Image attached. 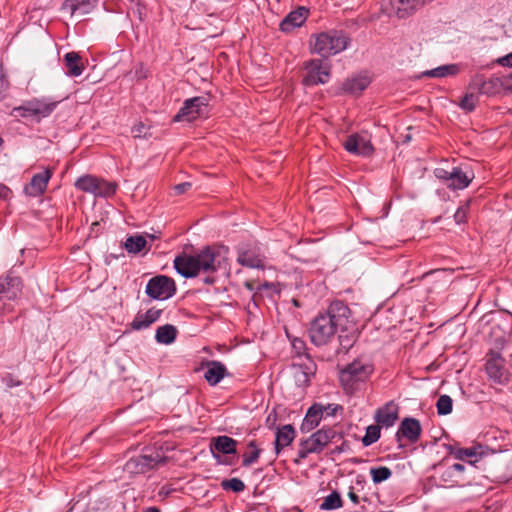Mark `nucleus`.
Wrapping results in <instances>:
<instances>
[{"label": "nucleus", "mask_w": 512, "mask_h": 512, "mask_svg": "<svg viewBox=\"0 0 512 512\" xmlns=\"http://www.w3.org/2000/svg\"><path fill=\"white\" fill-rule=\"evenodd\" d=\"M170 494V489L166 488V487H162L160 490H159V493L158 495L160 497H167L168 495Z\"/></svg>", "instance_id": "nucleus-54"}, {"label": "nucleus", "mask_w": 512, "mask_h": 512, "mask_svg": "<svg viewBox=\"0 0 512 512\" xmlns=\"http://www.w3.org/2000/svg\"><path fill=\"white\" fill-rule=\"evenodd\" d=\"M209 114V99L206 96H197L186 99L183 106L174 116V122H193L205 118Z\"/></svg>", "instance_id": "nucleus-5"}, {"label": "nucleus", "mask_w": 512, "mask_h": 512, "mask_svg": "<svg viewBox=\"0 0 512 512\" xmlns=\"http://www.w3.org/2000/svg\"><path fill=\"white\" fill-rule=\"evenodd\" d=\"M291 345L297 355L301 356L305 353L306 344H305L304 340H302L300 338H293L291 340Z\"/></svg>", "instance_id": "nucleus-46"}, {"label": "nucleus", "mask_w": 512, "mask_h": 512, "mask_svg": "<svg viewBox=\"0 0 512 512\" xmlns=\"http://www.w3.org/2000/svg\"><path fill=\"white\" fill-rule=\"evenodd\" d=\"M421 432L422 427L420 422L415 418L407 417L400 423L396 438L398 441H400L401 438H405L411 443H416L421 436Z\"/></svg>", "instance_id": "nucleus-18"}, {"label": "nucleus", "mask_w": 512, "mask_h": 512, "mask_svg": "<svg viewBox=\"0 0 512 512\" xmlns=\"http://www.w3.org/2000/svg\"><path fill=\"white\" fill-rule=\"evenodd\" d=\"M449 454L454 456V458L457 460L474 459V461H469L470 464H473L484 455V452L483 447L481 445L472 446L468 448L450 446Z\"/></svg>", "instance_id": "nucleus-23"}, {"label": "nucleus", "mask_w": 512, "mask_h": 512, "mask_svg": "<svg viewBox=\"0 0 512 512\" xmlns=\"http://www.w3.org/2000/svg\"><path fill=\"white\" fill-rule=\"evenodd\" d=\"M434 175L452 190L465 189L474 178L471 171H464L461 167H453L450 171L438 167L434 170Z\"/></svg>", "instance_id": "nucleus-8"}, {"label": "nucleus", "mask_w": 512, "mask_h": 512, "mask_svg": "<svg viewBox=\"0 0 512 512\" xmlns=\"http://www.w3.org/2000/svg\"><path fill=\"white\" fill-rule=\"evenodd\" d=\"M308 10L304 7L290 12L280 23V30L283 32H290L293 29L300 27L307 19Z\"/></svg>", "instance_id": "nucleus-22"}, {"label": "nucleus", "mask_w": 512, "mask_h": 512, "mask_svg": "<svg viewBox=\"0 0 512 512\" xmlns=\"http://www.w3.org/2000/svg\"><path fill=\"white\" fill-rule=\"evenodd\" d=\"M320 406L322 407L323 417L335 416L338 412L343 411V407L339 404L331 403L324 405L320 403Z\"/></svg>", "instance_id": "nucleus-44"}, {"label": "nucleus", "mask_w": 512, "mask_h": 512, "mask_svg": "<svg viewBox=\"0 0 512 512\" xmlns=\"http://www.w3.org/2000/svg\"><path fill=\"white\" fill-rule=\"evenodd\" d=\"M145 293L154 300H167L176 293L175 281L166 275H157L148 281Z\"/></svg>", "instance_id": "nucleus-10"}, {"label": "nucleus", "mask_w": 512, "mask_h": 512, "mask_svg": "<svg viewBox=\"0 0 512 512\" xmlns=\"http://www.w3.org/2000/svg\"><path fill=\"white\" fill-rule=\"evenodd\" d=\"M398 419V408L393 402L385 404L375 413V421L379 426L392 427Z\"/></svg>", "instance_id": "nucleus-21"}, {"label": "nucleus", "mask_w": 512, "mask_h": 512, "mask_svg": "<svg viewBox=\"0 0 512 512\" xmlns=\"http://www.w3.org/2000/svg\"><path fill=\"white\" fill-rule=\"evenodd\" d=\"M2 382L8 387L13 388L20 386L22 384L21 381L15 379L11 374H7L2 378Z\"/></svg>", "instance_id": "nucleus-47"}, {"label": "nucleus", "mask_w": 512, "mask_h": 512, "mask_svg": "<svg viewBox=\"0 0 512 512\" xmlns=\"http://www.w3.org/2000/svg\"><path fill=\"white\" fill-rule=\"evenodd\" d=\"M143 129H145V126L143 124L135 125L132 129V132L134 134V137H141Z\"/></svg>", "instance_id": "nucleus-52"}, {"label": "nucleus", "mask_w": 512, "mask_h": 512, "mask_svg": "<svg viewBox=\"0 0 512 512\" xmlns=\"http://www.w3.org/2000/svg\"><path fill=\"white\" fill-rule=\"evenodd\" d=\"M380 438V426L379 425H370L366 429V434L362 438V443L364 446H370Z\"/></svg>", "instance_id": "nucleus-41"}, {"label": "nucleus", "mask_w": 512, "mask_h": 512, "mask_svg": "<svg viewBox=\"0 0 512 512\" xmlns=\"http://www.w3.org/2000/svg\"><path fill=\"white\" fill-rule=\"evenodd\" d=\"M342 506L343 501L340 494L337 491H333L324 498L323 502L320 504V509L323 511H331L339 509Z\"/></svg>", "instance_id": "nucleus-35"}, {"label": "nucleus", "mask_w": 512, "mask_h": 512, "mask_svg": "<svg viewBox=\"0 0 512 512\" xmlns=\"http://www.w3.org/2000/svg\"><path fill=\"white\" fill-rule=\"evenodd\" d=\"M144 512H160V510L156 507H149Z\"/></svg>", "instance_id": "nucleus-55"}, {"label": "nucleus", "mask_w": 512, "mask_h": 512, "mask_svg": "<svg viewBox=\"0 0 512 512\" xmlns=\"http://www.w3.org/2000/svg\"><path fill=\"white\" fill-rule=\"evenodd\" d=\"M99 178L92 176V175H84L79 177L75 181V187L76 189L90 193L94 195V192L96 191V185Z\"/></svg>", "instance_id": "nucleus-34"}, {"label": "nucleus", "mask_w": 512, "mask_h": 512, "mask_svg": "<svg viewBox=\"0 0 512 512\" xmlns=\"http://www.w3.org/2000/svg\"><path fill=\"white\" fill-rule=\"evenodd\" d=\"M158 452L153 454H141L130 458L124 465V471L131 474H144L158 466L161 462Z\"/></svg>", "instance_id": "nucleus-13"}, {"label": "nucleus", "mask_w": 512, "mask_h": 512, "mask_svg": "<svg viewBox=\"0 0 512 512\" xmlns=\"http://www.w3.org/2000/svg\"><path fill=\"white\" fill-rule=\"evenodd\" d=\"M58 102L49 99H32L13 109L16 117L32 118L40 121L48 117L56 108Z\"/></svg>", "instance_id": "nucleus-6"}, {"label": "nucleus", "mask_w": 512, "mask_h": 512, "mask_svg": "<svg viewBox=\"0 0 512 512\" xmlns=\"http://www.w3.org/2000/svg\"><path fill=\"white\" fill-rule=\"evenodd\" d=\"M350 309L342 301H334L327 312L318 314L310 323L309 337L316 346L330 343L339 327H343L348 319Z\"/></svg>", "instance_id": "nucleus-2"}, {"label": "nucleus", "mask_w": 512, "mask_h": 512, "mask_svg": "<svg viewBox=\"0 0 512 512\" xmlns=\"http://www.w3.org/2000/svg\"><path fill=\"white\" fill-rule=\"evenodd\" d=\"M322 418V407L320 406V403L313 404L307 410V413L301 425V431L310 432L319 425Z\"/></svg>", "instance_id": "nucleus-25"}, {"label": "nucleus", "mask_w": 512, "mask_h": 512, "mask_svg": "<svg viewBox=\"0 0 512 512\" xmlns=\"http://www.w3.org/2000/svg\"><path fill=\"white\" fill-rule=\"evenodd\" d=\"M349 43V37L342 31L330 30L315 35L311 48L312 52L328 58L347 49Z\"/></svg>", "instance_id": "nucleus-3"}, {"label": "nucleus", "mask_w": 512, "mask_h": 512, "mask_svg": "<svg viewBox=\"0 0 512 512\" xmlns=\"http://www.w3.org/2000/svg\"><path fill=\"white\" fill-rule=\"evenodd\" d=\"M348 497L349 499L354 503V504H358L359 503V497L358 495L353 491V488L350 489V491L348 492Z\"/></svg>", "instance_id": "nucleus-53"}, {"label": "nucleus", "mask_w": 512, "mask_h": 512, "mask_svg": "<svg viewBox=\"0 0 512 512\" xmlns=\"http://www.w3.org/2000/svg\"><path fill=\"white\" fill-rule=\"evenodd\" d=\"M373 372V366L360 359L348 364L340 373V382L344 389L353 391L356 385L366 381Z\"/></svg>", "instance_id": "nucleus-4"}, {"label": "nucleus", "mask_w": 512, "mask_h": 512, "mask_svg": "<svg viewBox=\"0 0 512 512\" xmlns=\"http://www.w3.org/2000/svg\"><path fill=\"white\" fill-rule=\"evenodd\" d=\"M261 454V450L258 449L255 441L248 443V451L243 454L242 465L248 467L255 463Z\"/></svg>", "instance_id": "nucleus-37"}, {"label": "nucleus", "mask_w": 512, "mask_h": 512, "mask_svg": "<svg viewBox=\"0 0 512 512\" xmlns=\"http://www.w3.org/2000/svg\"><path fill=\"white\" fill-rule=\"evenodd\" d=\"M335 437L336 431L329 427L316 431L310 437L301 441L298 456L305 459L309 454L320 453Z\"/></svg>", "instance_id": "nucleus-7"}, {"label": "nucleus", "mask_w": 512, "mask_h": 512, "mask_svg": "<svg viewBox=\"0 0 512 512\" xmlns=\"http://www.w3.org/2000/svg\"><path fill=\"white\" fill-rule=\"evenodd\" d=\"M221 487L223 490H231L233 492L239 493L244 491L245 484L244 482L239 478H231V479H225L221 482Z\"/></svg>", "instance_id": "nucleus-42"}, {"label": "nucleus", "mask_w": 512, "mask_h": 512, "mask_svg": "<svg viewBox=\"0 0 512 512\" xmlns=\"http://www.w3.org/2000/svg\"><path fill=\"white\" fill-rule=\"evenodd\" d=\"M237 262L248 268L263 269L265 267L264 257L257 247L240 246L238 248Z\"/></svg>", "instance_id": "nucleus-15"}, {"label": "nucleus", "mask_w": 512, "mask_h": 512, "mask_svg": "<svg viewBox=\"0 0 512 512\" xmlns=\"http://www.w3.org/2000/svg\"><path fill=\"white\" fill-rule=\"evenodd\" d=\"M177 336V329L171 324L160 326L156 329L155 340L164 345L173 343Z\"/></svg>", "instance_id": "nucleus-30"}, {"label": "nucleus", "mask_w": 512, "mask_h": 512, "mask_svg": "<svg viewBox=\"0 0 512 512\" xmlns=\"http://www.w3.org/2000/svg\"><path fill=\"white\" fill-rule=\"evenodd\" d=\"M295 435V429L290 424L284 425L281 428H279L276 432L275 438L276 454H279L283 448L289 446L294 440Z\"/></svg>", "instance_id": "nucleus-27"}, {"label": "nucleus", "mask_w": 512, "mask_h": 512, "mask_svg": "<svg viewBox=\"0 0 512 512\" xmlns=\"http://www.w3.org/2000/svg\"><path fill=\"white\" fill-rule=\"evenodd\" d=\"M497 63L503 67H512V52L497 59Z\"/></svg>", "instance_id": "nucleus-49"}, {"label": "nucleus", "mask_w": 512, "mask_h": 512, "mask_svg": "<svg viewBox=\"0 0 512 512\" xmlns=\"http://www.w3.org/2000/svg\"><path fill=\"white\" fill-rule=\"evenodd\" d=\"M450 468L454 471V474L457 476L458 479H460V482L463 481V474L465 471V466L460 463H455L450 466Z\"/></svg>", "instance_id": "nucleus-48"}, {"label": "nucleus", "mask_w": 512, "mask_h": 512, "mask_svg": "<svg viewBox=\"0 0 512 512\" xmlns=\"http://www.w3.org/2000/svg\"><path fill=\"white\" fill-rule=\"evenodd\" d=\"M191 188V183L189 182H183V183H180V184H177L175 187H174V190L177 194H183L185 193L187 190H189Z\"/></svg>", "instance_id": "nucleus-50"}, {"label": "nucleus", "mask_w": 512, "mask_h": 512, "mask_svg": "<svg viewBox=\"0 0 512 512\" xmlns=\"http://www.w3.org/2000/svg\"><path fill=\"white\" fill-rule=\"evenodd\" d=\"M237 441L228 436H218L214 439V449L222 454L236 453Z\"/></svg>", "instance_id": "nucleus-32"}, {"label": "nucleus", "mask_w": 512, "mask_h": 512, "mask_svg": "<svg viewBox=\"0 0 512 512\" xmlns=\"http://www.w3.org/2000/svg\"><path fill=\"white\" fill-rule=\"evenodd\" d=\"M117 185L112 182L105 181L103 179H98L96 185V191L94 192V196L97 197H109L112 196L116 192Z\"/></svg>", "instance_id": "nucleus-36"}, {"label": "nucleus", "mask_w": 512, "mask_h": 512, "mask_svg": "<svg viewBox=\"0 0 512 512\" xmlns=\"http://www.w3.org/2000/svg\"><path fill=\"white\" fill-rule=\"evenodd\" d=\"M316 364L310 359L306 358L304 362L294 366V379L299 387L309 385L311 378L315 375Z\"/></svg>", "instance_id": "nucleus-20"}, {"label": "nucleus", "mask_w": 512, "mask_h": 512, "mask_svg": "<svg viewBox=\"0 0 512 512\" xmlns=\"http://www.w3.org/2000/svg\"><path fill=\"white\" fill-rule=\"evenodd\" d=\"M52 174V170L46 168L44 171L33 175L30 183L24 186V193L30 197H39L44 194Z\"/></svg>", "instance_id": "nucleus-17"}, {"label": "nucleus", "mask_w": 512, "mask_h": 512, "mask_svg": "<svg viewBox=\"0 0 512 512\" xmlns=\"http://www.w3.org/2000/svg\"><path fill=\"white\" fill-rule=\"evenodd\" d=\"M66 75L70 77H78L83 73L84 65L81 57L77 52H68L64 56Z\"/></svg>", "instance_id": "nucleus-28"}, {"label": "nucleus", "mask_w": 512, "mask_h": 512, "mask_svg": "<svg viewBox=\"0 0 512 512\" xmlns=\"http://www.w3.org/2000/svg\"><path fill=\"white\" fill-rule=\"evenodd\" d=\"M372 481L375 484L382 483L392 476V471L386 466L373 467L370 469Z\"/></svg>", "instance_id": "nucleus-38"}, {"label": "nucleus", "mask_w": 512, "mask_h": 512, "mask_svg": "<svg viewBox=\"0 0 512 512\" xmlns=\"http://www.w3.org/2000/svg\"><path fill=\"white\" fill-rule=\"evenodd\" d=\"M460 107L467 111L471 112L476 107V97L473 93H467L465 96L461 99Z\"/></svg>", "instance_id": "nucleus-43"}, {"label": "nucleus", "mask_w": 512, "mask_h": 512, "mask_svg": "<svg viewBox=\"0 0 512 512\" xmlns=\"http://www.w3.org/2000/svg\"><path fill=\"white\" fill-rule=\"evenodd\" d=\"M501 78L503 82H505L504 89L512 91V72L509 75Z\"/></svg>", "instance_id": "nucleus-51"}, {"label": "nucleus", "mask_w": 512, "mask_h": 512, "mask_svg": "<svg viewBox=\"0 0 512 512\" xmlns=\"http://www.w3.org/2000/svg\"><path fill=\"white\" fill-rule=\"evenodd\" d=\"M22 283L19 277L8 275L0 279V314L13 310L14 301L21 293Z\"/></svg>", "instance_id": "nucleus-9"}, {"label": "nucleus", "mask_w": 512, "mask_h": 512, "mask_svg": "<svg viewBox=\"0 0 512 512\" xmlns=\"http://www.w3.org/2000/svg\"><path fill=\"white\" fill-rule=\"evenodd\" d=\"M174 268L181 276L192 278L206 274L203 278L205 284L216 282L215 274L228 272L227 249L224 247H207L196 255H179L174 259Z\"/></svg>", "instance_id": "nucleus-1"}, {"label": "nucleus", "mask_w": 512, "mask_h": 512, "mask_svg": "<svg viewBox=\"0 0 512 512\" xmlns=\"http://www.w3.org/2000/svg\"><path fill=\"white\" fill-rule=\"evenodd\" d=\"M343 146L348 153L355 156L369 157L374 151L371 140L359 133L349 135Z\"/></svg>", "instance_id": "nucleus-14"}, {"label": "nucleus", "mask_w": 512, "mask_h": 512, "mask_svg": "<svg viewBox=\"0 0 512 512\" xmlns=\"http://www.w3.org/2000/svg\"><path fill=\"white\" fill-rule=\"evenodd\" d=\"M370 84V79L367 76L358 75L347 79L342 84V90L346 93L357 94L364 91Z\"/></svg>", "instance_id": "nucleus-29"}, {"label": "nucleus", "mask_w": 512, "mask_h": 512, "mask_svg": "<svg viewBox=\"0 0 512 512\" xmlns=\"http://www.w3.org/2000/svg\"><path fill=\"white\" fill-rule=\"evenodd\" d=\"M162 312L163 310L155 307L148 309L144 313L138 312L133 321L129 324L130 330L141 331L149 328L160 319Z\"/></svg>", "instance_id": "nucleus-19"}, {"label": "nucleus", "mask_w": 512, "mask_h": 512, "mask_svg": "<svg viewBox=\"0 0 512 512\" xmlns=\"http://www.w3.org/2000/svg\"><path fill=\"white\" fill-rule=\"evenodd\" d=\"M505 359L500 351L490 350L486 355L485 371L490 381L504 385L508 382Z\"/></svg>", "instance_id": "nucleus-11"}, {"label": "nucleus", "mask_w": 512, "mask_h": 512, "mask_svg": "<svg viewBox=\"0 0 512 512\" xmlns=\"http://www.w3.org/2000/svg\"><path fill=\"white\" fill-rule=\"evenodd\" d=\"M439 479L442 485L447 487H453L460 483V479L457 478L450 466L440 470Z\"/></svg>", "instance_id": "nucleus-39"}, {"label": "nucleus", "mask_w": 512, "mask_h": 512, "mask_svg": "<svg viewBox=\"0 0 512 512\" xmlns=\"http://www.w3.org/2000/svg\"><path fill=\"white\" fill-rule=\"evenodd\" d=\"M437 413L448 415L452 412L453 401L449 395H441L436 402Z\"/></svg>", "instance_id": "nucleus-40"}, {"label": "nucleus", "mask_w": 512, "mask_h": 512, "mask_svg": "<svg viewBox=\"0 0 512 512\" xmlns=\"http://www.w3.org/2000/svg\"><path fill=\"white\" fill-rule=\"evenodd\" d=\"M146 238L142 235H132L129 236L125 243L124 247L128 253L137 254L143 251L146 248Z\"/></svg>", "instance_id": "nucleus-33"}, {"label": "nucleus", "mask_w": 512, "mask_h": 512, "mask_svg": "<svg viewBox=\"0 0 512 512\" xmlns=\"http://www.w3.org/2000/svg\"><path fill=\"white\" fill-rule=\"evenodd\" d=\"M468 210H469L468 204L460 206L456 210V212L454 214V220L457 224H462V223L466 222Z\"/></svg>", "instance_id": "nucleus-45"}, {"label": "nucleus", "mask_w": 512, "mask_h": 512, "mask_svg": "<svg viewBox=\"0 0 512 512\" xmlns=\"http://www.w3.org/2000/svg\"><path fill=\"white\" fill-rule=\"evenodd\" d=\"M505 82L501 77H491L487 80L482 75H475L470 87L477 89L480 94L492 96L500 93L504 89Z\"/></svg>", "instance_id": "nucleus-16"}, {"label": "nucleus", "mask_w": 512, "mask_h": 512, "mask_svg": "<svg viewBox=\"0 0 512 512\" xmlns=\"http://www.w3.org/2000/svg\"><path fill=\"white\" fill-rule=\"evenodd\" d=\"M227 375V369L220 361H209L204 373L205 380L211 385H217Z\"/></svg>", "instance_id": "nucleus-24"}, {"label": "nucleus", "mask_w": 512, "mask_h": 512, "mask_svg": "<svg viewBox=\"0 0 512 512\" xmlns=\"http://www.w3.org/2000/svg\"><path fill=\"white\" fill-rule=\"evenodd\" d=\"M92 0H68L64 3L63 9L69 10L71 15H84L92 8Z\"/></svg>", "instance_id": "nucleus-31"}, {"label": "nucleus", "mask_w": 512, "mask_h": 512, "mask_svg": "<svg viewBox=\"0 0 512 512\" xmlns=\"http://www.w3.org/2000/svg\"><path fill=\"white\" fill-rule=\"evenodd\" d=\"M460 72V67L458 64H445L438 66L436 68L426 70L421 72L417 78L421 79L424 77L429 78H445L448 76H455Z\"/></svg>", "instance_id": "nucleus-26"}, {"label": "nucleus", "mask_w": 512, "mask_h": 512, "mask_svg": "<svg viewBox=\"0 0 512 512\" xmlns=\"http://www.w3.org/2000/svg\"><path fill=\"white\" fill-rule=\"evenodd\" d=\"M306 75L302 82L305 86L325 84L330 79V66L319 59H312L305 64Z\"/></svg>", "instance_id": "nucleus-12"}]
</instances>
